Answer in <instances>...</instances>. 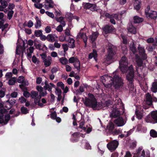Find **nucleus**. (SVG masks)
I'll return each instance as SVG.
<instances>
[{
  "instance_id": "nucleus-1",
  "label": "nucleus",
  "mask_w": 157,
  "mask_h": 157,
  "mask_svg": "<svg viewBox=\"0 0 157 157\" xmlns=\"http://www.w3.org/2000/svg\"><path fill=\"white\" fill-rule=\"evenodd\" d=\"M107 79L109 80V83L107 84L103 83L106 87H111L112 85H113L115 89H118L123 86V80L118 75H115L113 78L109 76H107L105 78V80Z\"/></svg>"
},
{
  "instance_id": "nucleus-2",
  "label": "nucleus",
  "mask_w": 157,
  "mask_h": 157,
  "mask_svg": "<svg viewBox=\"0 0 157 157\" xmlns=\"http://www.w3.org/2000/svg\"><path fill=\"white\" fill-rule=\"evenodd\" d=\"M88 98H86L84 101V103L86 106L90 107L93 109H96L98 107H100V104H98V102L94 96L92 94H88Z\"/></svg>"
},
{
  "instance_id": "nucleus-3",
  "label": "nucleus",
  "mask_w": 157,
  "mask_h": 157,
  "mask_svg": "<svg viewBox=\"0 0 157 157\" xmlns=\"http://www.w3.org/2000/svg\"><path fill=\"white\" fill-rule=\"evenodd\" d=\"M119 67L122 72L123 73H126L128 64V61L126 57L124 56L122 57L119 61Z\"/></svg>"
},
{
  "instance_id": "nucleus-4",
  "label": "nucleus",
  "mask_w": 157,
  "mask_h": 157,
  "mask_svg": "<svg viewBox=\"0 0 157 157\" xmlns=\"http://www.w3.org/2000/svg\"><path fill=\"white\" fill-rule=\"evenodd\" d=\"M118 144V142L116 140H114L109 143L107 144V147L109 151L112 152L115 150Z\"/></svg>"
},
{
  "instance_id": "nucleus-5",
  "label": "nucleus",
  "mask_w": 157,
  "mask_h": 157,
  "mask_svg": "<svg viewBox=\"0 0 157 157\" xmlns=\"http://www.w3.org/2000/svg\"><path fill=\"white\" fill-rule=\"evenodd\" d=\"M152 119L154 120L155 122L157 123V111H152L150 116H147L146 118V121L147 122H151L152 121Z\"/></svg>"
},
{
  "instance_id": "nucleus-6",
  "label": "nucleus",
  "mask_w": 157,
  "mask_h": 157,
  "mask_svg": "<svg viewBox=\"0 0 157 157\" xmlns=\"http://www.w3.org/2000/svg\"><path fill=\"white\" fill-rule=\"evenodd\" d=\"M154 101L156 102L157 101V99L155 97L152 98L151 94L149 93L146 94V101L145 103L148 106L151 105L152 104V102Z\"/></svg>"
},
{
  "instance_id": "nucleus-7",
  "label": "nucleus",
  "mask_w": 157,
  "mask_h": 157,
  "mask_svg": "<svg viewBox=\"0 0 157 157\" xmlns=\"http://www.w3.org/2000/svg\"><path fill=\"white\" fill-rule=\"evenodd\" d=\"M119 108H117L115 106H113L112 108V111L110 113V116L111 117L116 118L120 115Z\"/></svg>"
},
{
  "instance_id": "nucleus-8",
  "label": "nucleus",
  "mask_w": 157,
  "mask_h": 157,
  "mask_svg": "<svg viewBox=\"0 0 157 157\" xmlns=\"http://www.w3.org/2000/svg\"><path fill=\"white\" fill-rule=\"evenodd\" d=\"M30 97L34 99V103H38V102L40 101V97L37 91H31L30 93Z\"/></svg>"
},
{
  "instance_id": "nucleus-9",
  "label": "nucleus",
  "mask_w": 157,
  "mask_h": 157,
  "mask_svg": "<svg viewBox=\"0 0 157 157\" xmlns=\"http://www.w3.org/2000/svg\"><path fill=\"white\" fill-rule=\"evenodd\" d=\"M138 49L139 53L142 58L143 60L146 59L147 58V56L145 53V51L144 48L141 47L140 45H139L138 47Z\"/></svg>"
},
{
  "instance_id": "nucleus-10",
  "label": "nucleus",
  "mask_w": 157,
  "mask_h": 157,
  "mask_svg": "<svg viewBox=\"0 0 157 157\" xmlns=\"http://www.w3.org/2000/svg\"><path fill=\"white\" fill-rule=\"evenodd\" d=\"M18 82L19 83H21L22 84L19 85V87L22 89L24 86H28L29 84L28 81L25 80L24 77L23 76H19L17 80Z\"/></svg>"
},
{
  "instance_id": "nucleus-11",
  "label": "nucleus",
  "mask_w": 157,
  "mask_h": 157,
  "mask_svg": "<svg viewBox=\"0 0 157 157\" xmlns=\"http://www.w3.org/2000/svg\"><path fill=\"white\" fill-rule=\"evenodd\" d=\"M114 29V28L112 25H107L103 28V31L106 34L111 33L113 32Z\"/></svg>"
},
{
  "instance_id": "nucleus-12",
  "label": "nucleus",
  "mask_w": 157,
  "mask_h": 157,
  "mask_svg": "<svg viewBox=\"0 0 157 157\" xmlns=\"http://www.w3.org/2000/svg\"><path fill=\"white\" fill-rule=\"evenodd\" d=\"M36 90L39 92V96L40 98L42 97H44L46 95L47 93L46 90H44V87H42L40 86H38L36 87Z\"/></svg>"
},
{
  "instance_id": "nucleus-13",
  "label": "nucleus",
  "mask_w": 157,
  "mask_h": 157,
  "mask_svg": "<svg viewBox=\"0 0 157 157\" xmlns=\"http://www.w3.org/2000/svg\"><path fill=\"white\" fill-rule=\"evenodd\" d=\"M108 52L109 53L107 56L105 61H109L113 58V57L115 54V52L113 51L112 48H109Z\"/></svg>"
},
{
  "instance_id": "nucleus-14",
  "label": "nucleus",
  "mask_w": 157,
  "mask_h": 157,
  "mask_svg": "<svg viewBox=\"0 0 157 157\" xmlns=\"http://www.w3.org/2000/svg\"><path fill=\"white\" fill-rule=\"evenodd\" d=\"M143 111L142 109H141L140 106H138L136 109V114L137 117L138 119H141L143 116Z\"/></svg>"
},
{
  "instance_id": "nucleus-15",
  "label": "nucleus",
  "mask_w": 157,
  "mask_h": 157,
  "mask_svg": "<svg viewBox=\"0 0 157 157\" xmlns=\"http://www.w3.org/2000/svg\"><path fill=\"white\" fill-rule=\"evenodd\" d=\"M114 122L119 127L122 126L125 124L121 117H119L117 118L114 120Z\"/></svg>"
},
{
  "instance_id": "nucleus-16",
  "label": "nucleus",
  "mask_w": 157,
  "mask_h": 157,
  "mask_svg": "<svg viewBox=\"0 0 157 157\" xmlns=\"http://www.w3.org/2000/svg\"><path fill=\"white\" fill-rule=\"evenodd\" d=\"M45 86H44V88L45 90H48L50 92H52V87L55 88L56 86L55 85L52 83H50L49 84L46 82L45 81Z\"/></svg>"
},
{
  "instance_id": "nucleus-17",
  "label": "nucleus",
  "mask_w": 157,
  "mask_h": 157,
  "mask_svg": "<svg viewBox=\"0 0 157 157\" xmlns=\"http://www.w3.org/2000/svg\"><path fill=\"white\" fill-rule=\"evenodd\" d=\"M81 30H80V31L79 34H78V38H81L83 39V41L85 43V46H86V44L87 37L85 34H84L83 33H82L81 32Z\"/></svg>"
},
{
  "instance_id": "nucleus-18",
  "label": "nucleus",
  "mask_w": 157,
  "mask_h": 157,
  "mask_svg": "<svg viewBox=\"0 0 157 157\" xmlns=\"http://www.w3.org/2000/svg\"><path fill=\"white\" fill-rule=\"evenodd\" d=\"M129 48L130 50L133 54H135L137 52L136 45L135 44V42L133 41L131 42L129 45Z\"/></svg>"
},
{
  "instance_id": "nucleus-19",
  "label": "nucleus",
  "mask_w": 157,
  "mask_h": 157,
  "mask_svg": "<svg viewBox=\"0 0 157 157\" xmlns=\"http://www.w3.org/2000/svg\"><path fill=\"white\" fill-rule=\"evenodd\" d=\"M134 73H128L126 78L127 79L129 82H133L134 81Z\"/></svg>"
},
{
  "instance_id": "nucleus-20",
  "label": "nucleus",
  "mask_w": 157,
  "mask_h": 157,
  "mask_svg": "<svg viewBox=\"0 0 157 157\" xmlns=\"http://www.w3.org/2000/svg\"><path fill=\"white\" fill-rule=\"evenodd\" d=\"M127 29L128 32L131 33L135 34L136 33V28L134 27L131 24H128Z\"/></svg>"
},
{
  "instance_id": "nucleus-21",
  "label": "nucleus",
  "mask_w": 157,
  "mask_h": 157,
  "mask_svg": "<svg viewBox=\"0 0 157 157\" xmlns=\"http://www.w3.org/2000/svg\"><path fill=\"white\" fill-rule=\"evenodd\" d=\"M55 19L56 21L59 22L63 26H65L66 25V22L64 20V17H55Z\"/></svg>"
},
{
  "instance_id": "nucleus-22",
  "label": "nucleus",
  "mask_w": 157,
  "mask_h": 157,
  "mask_svg": "<svg viewBox=\"0 0 157 157\" xmlns=\"http://www.w3.org/2000/svg\"><path fill=\"white\" fill-rule=\"evenodd\" d=\"M34 48L33 47H30L27 50V56L28 58H31L32 56V54L34 51Z\"/></svg>"
},
{
  "instance_id": "nucleus-23",
  "label": "nucleus",
  "mask_w": 157,
  "mask_h": 157,
  "mask_svg": "<svg viewBox=\"0 0 157 157\" xmlns=\"http://www.w3.org/2000/svg\"><path fill=\"white\" fill-rule=\"evenodd\" d=\"M69 39L70 40L68 43V47L71 48H74L75 47V40L73 38H71L70 37H68L67 41H68Z\"/></svg>"
},
{
  "instance_id": "nucleus-24",
  "label": "nucleus",
  "mask_w": 157,
  "mask_h": 157,
  "mask_svg": "<svg viewBox=\"0 0 157 157\" xmlns=\"http://www.w3.org/2000/svg\"><path fill=\"white\" fill-rule=\"evenodd\" d=\"M147 17H149L153 19H155L157 17V13L156 12L151 11L146 16Z\"/></svg>"
},
{
  "instance_id": "nucleus-25",
  "label": "nucleus",
  "mask_w": 157,
  "mask_h": 157,
  "mask_svg": "<svg viewBox=\"0 0 157 157\" xmlns=\"http://www.w3.org/2000/svg\"><path fill=\"white\" fill-rule=\"evenodd\" d=\"M99 35L98 32H94L92 33L91 35H90V38L92 43L96 40Z\"/></svg>"
},
{
  "instance_id": "nucleus-26",
  "label": "nucleus",
  "mask_w": 157,
  "mask_h": 157,
  "mask_svg": "<svg viewBox=\"0 0 157 157\" xmlns=\"http://www.w3.org/2000/svg\"><path fill=\"white\" fill-rule=\"evenodd\" d=\"M52 58L51 57L48 56L47 59H44L43 62L46 67L49 66L51 63Z\"/></svg>"
},
{
  "instance_id": "nucleus-27",
  "label": "nucleus",
  "mask_w": 157,
  "mask_h": 157,
  "mask_svg": "<svg viewBox=\"0 0 157 157\" xmlns=\"http://www.w3.org/2000/svg\"><path fill=\"white\" fill-rule=\"evenodd\" d=\"M135 61L136 62L137 65L139 67H141L143 64V61L139 56L137 55L135 56Z\"/></svg>"
},
{
  "instance_id": "nucleus-28",
  "label": "nucleus",
  "mask_w": 157,
  "mask_h": 157,
  "mask_svg": "<svg viewBox=\"0 0 157 157\" xmlns=\"http://www.w3.org/2000/svg\"><path fill=\"white\" fill-rule=\"evenodd\" d=\"M36 22L34 24V26L36 28L39 29L41 26V21L39 18L37 17H36Z\"/></svg>"
},
{
  "instance_id": "nucleus-29",
  "label": "nucleus",
  "mask_w": 157,
  "mask_h": 157,
  "mask_svg": "<svg viewBox=\"0 0 157 157\" xmlns=\"http://www.w3.org/2000/svg\"><path fill=\"white\" fill-rule=\"evenodd\" d=\"M47 40L50 42H53L55 40V36L52 34L48 35Z\"/></svg>"
},
{
  "instance_id": "nucleus-30",
  "label": "nucleus",
  "mask_w": 157,
  "mask_h": 157,
  "mask_svg": "<svg viewBox=\"0 0 157 157\" xmlns=\"http://www.w3.org/2000/svg\"><path fill=\"white\" fill-rule=\"evenodd\" d=\"M21 52L22 55L23 53V48L21 46H17L16 50V55H20Z\"/></svg>"
},
{
  "instance_id": "nucleus-31",
  "label": "nucleus",
  "mask_w": 157,
  "mask_h": 157,
  "mask_svg": "<svg viewBox=\"0 0 157 157\" xmlns=\"http://www.w3.org/2000/svg\"><path fill=\"white\" fill-rule=\"evenodd\" d=\"M122 105L121 100L117 98V99L115 100V103L113 106L115 105L117 108H119Z\"/></svg>"
},
{
  "instance_id": "nucleus-32",
  "label": "nucleus",
  "mask_w": 157,
  "mask_h": 157,
  "mask_svg": "<svg viewBox=\"0 0 157 157\" xmlns=\"http://www.w3.org/2000/svg\"><path fill=\"white\" fill-rule=\"evenodd\" d=\"M151 90L155 93L157 92V82H153L151 88Z\"/></svg>"
},
{
  "instance_id": "nucleus-33",
  "label": "nucleus",
  "mask_w": 157,
  "mask_h": 157,
  "mask_svg": "<svg viewBox=\"0 0 157 157\" xmlns=\"http://www.w3.org/2000/svg\"><path fill=\"white\" fill-rule=\"evenodd\" d=\"M59 61L63 65H66L68 63V59L64 57L60 58L59 59Z\"/></svg>"
},
{
  "instance_id": "nucleus-34",
  "label": "nucleus",
  "mask_w": 157,
  "mask_h": 157,
  "mask_svg": "<svg viewBox=\"0 0 157 157\" xmlns=\"http://www.w3.org/2000/svg\"><path fill=\"white\" fill-rule=\"evenodd\" d=\"M143 19L138 16H135L134 17V22L135 23H138L142 22Z\"/></svg>"
},
{
  "instance_id": "nucleus-35",
  "label": "nucleus",
  "mask_w": 157,
  "mask_h": 157,
  "mask_svg": "<svg viewBox=\"0 0 157 157\" xmlns=\"http://www.w3.org/2000/svg\"><path fill=\"white\" fill-rule=\"evenodd\" d=\"M74 67L77 69V70L79 71L80 70V62L78 59L77 60L74 64Z\"/></svg>"
},
{
  "instance_id": "nucleus-36",
  "label": "nucleus",
  "mask_w": 157,
  "mask_h": 157,
  "mask_svg": "<svg viewBox=\"0 0 157 157\" xmlns=\"http://www.w3.org/2000/svg\"><path fill=\"white\" fill-rule=\"evenodd\" d=\"M114 125L112 122H109L107 127V129L109 131H112L114 128Z\"/></svg>"
},
{
  "instance_id": "nucleus-37",
  "label": "nucleus",
  "mask_w": 157,
  "mask_h": 157,
  "mask_svg": "<svg viewBox=\"0 0 157 157\" xmlns=\"http://www.w3.org/2000/svg\"><path fill=\"white\" fill-rule=\"evenodd\" d=\"M141 1H138L136 2H135L134 8L137 10H139L141 7Z\"/></svg>"
},
{
  "instance_id": "nucleus-38",
  "label": "nucleus",
  "mask_w": 157,
  "mask_h": 157,
  "mask_svg": "<svg viewBox=\"0 0 157 157\" xmlns=\"http://www.w3.org/2000/svg\"><path fill=\"white\" fill-rule=\"evenodd\" d=\"M12 107L11 104H10V100H7L6 102L4 103V107L7 109H10Z\"/></svg>"
},
{
  "instance_id": "nucleus-39",
  "label": "nucleus",
  "mask_w": 157,
  "mask_h": 157,
  "mask_svg": "<svg viewBox=\"0 0 157 157\" xmlns=\"http://www.w3.org/2000/svg\"><path fill=\"white\" fill-rule=\"evenodd\" d=\"M150 133L151 136L153 138L157 137V132L154 130H151L150 131Z\"/></svg>"
},
{
  "instance_id": "nucleus-40",
  "label": "nucleus",
  "mask_w": 157,
  "mask_h": 157,
  "mask_svg": "<svg viewBox=\"0 0 157 157\" xmlns=\"http://www.w3.org/2000/svg\"><path fill=\"white\" fill-rule=\"evenodd\" d=\"M97 56L96 51L93 50L92 53H90L89 55V58L90 59H92L93 57L95 58Z\"/></svg>"
},
{
  "instance_id": "nucleus-41",
  "label": "nucleus",
  "mask_w": 157,
  "mask_h": 157,
  "mask_svg": "<svg viewBox=\"0 0 157 157\" xmlns=\"http://www.w3.org/2000/svg\"><path fill=\"white\" fill-rule=\"evenodd\" d=\"M16 80V78L13 77L10 78L8 81V83L10 85H14Z\"/></svg>"
},
{
  "instance_id": "nucleus-42",
  "label": "nucleus",
  "mask_w": 157,
  "mask_h": 157,
  "mask_svg": "<svg viewBox=\"0 0 157 157\" xmlns=\"http://www.w3.org/2000/svg\"><path fill=\"white\" fill-rule=\"evenodd\" d=\"M53 6L51 3H49L47 1L45 2V4L44 5V7L46 9H48L50 8H52Z\"/></svg>"
},
{
  "instance_id": "nucleus-43",
  "label": "nucleus",
  "mask_w": 157,
  "mask_h": 157,
  "mask_svg": "<svg viewBox=\"0 0 157 157\" xmlns=\"http://www.w3.org/2000/svg\"><path fill=\"white\" fill-rule=\"evenodd\" d=\"M68 38L66 36H61L59 38V40L61 42H63L64 41H66L67 42L68 41Z\"/></svg>"
},
{
  "instance_id": "nucleus-44",
  "label": "nucleus",
  "mask_w": 157,
  "mask_h": 157,
  "mask_svg": "<svg viewBox=\"0 0 157 157\" xmlns=\"http://www.w3.org/2000/svg\"><path fill=\"white\" fill-rule=\"evenodd\" d=\"M56 90L55 91V93L56 95L57 96H59V95H61L62 94V92L61 90L58 87H56L55 88Z\"/></svg>"
},
{
  "instance_id": "nucleus-45",
  "label": "nucleus",
  "mask_w": 157,
  "mask_h": 157,
  "mask_svg": "<svg viewBox=\"0 0 157 157\" xmlns=\"http://www.w3.org/2000/svg\"><path fill=\"white\" fill-rule=\"evenodd\" d=\"M21 110L22 113L23 114H26L28 113V110L27 108L25 107H22Z\"/></svg>"
},
{
  "instance_id": "nucleus-46",
  "label": "nucleus",
  "mask_w": 157,
  "mask_h": 157,
  "mask_svg": "<svg viewBox=\"0 0 157 157\" xmlns=\"http://www.w3.org/2000/svg\"><path fill=\"white\" fill-rule=\"evenodd\" d=\"M78 59L76 57H72L70 58L68 60L70 63H74Z\"/></svg>"
},
{
  "instance_id": "nucleus-47",
  "label": "nucleus",
  "mask_w": 157,
  "mask_h": 157,
  "mask_svg": "<svg viewBox=\"0 0 157 157\" xmlns=\"http://www.w3.org/2000/svg\"><path fill=\"white\" fill-rule=\"evenodd\" d=\"M42 34V31L41 30H36L35 31V35L36 36H40Z\"/></svg>"
},
{
  "instance_id": "nucleus-48",
  "label": "nucleus",
  "mask_w": 157,
  "mask_h": 157,
  "mask_svg": "<svg viewBox=\"0 0 157 157\" xmlns=\"http://www.w3.org/2000/svg\"><path fill=\"white\" fill-rule=\"evenodd\" d=\"M32 61L33 63L36 64H39V61L36 57L34 56L32 57Z\"/></svg>"
},
{
  "instance_id": "nucleus-49",
  "label": "nucleus",
  "mask_w": 157,
  "mask_h": 157,
  "mask_svg": "<svg viewBox=\"0 0 157 157\" xmlns=\"http://www.w3.org/2000/svg\"><path fill=\"white\" fill-rule=\"evenodd\" d=\"M10 118V115L9 114H7L4 117V121L6 124L8 121H9Z\"/></svg>"
},
{
  "instance_id": "nucleus-50",
  "label": "nucleus",
  "mask_w": 157,
  "mask_h": 157,
  "mask_svg": "<svg viewBox=\"0 0 157 157\" xmlns=\"http://www.w3.org/2000/svg\"><path fill=\"white\" fill-rule=\"evenodd\" d=\"M13 13L14 12L13 10H11L9 11L7 15L9 20H10L11 18L13 16Z\"/></svg>"
},
{
  "instance_id": "nucleus-51",
  "label": "nucleus",
  "mask_w": 157,
  "mask_h": 157,
  "mask_svg": "<svg viewBox=\"0 0 157 157\" xmlns=\"http://www.w3.org/2000/svg\"><path fill=\"white\" fill-rule=\"evenodd\" d=\"M65 26H63L62 25H59L57 27L56 30L59 32H61L63 30V27Z\"/></svg>"
},
{
  "instance_id": "nucleus-52",
  "label": "nucleus",
  "mask_w": 157,
  "mask_h": 157,
  "mask_svg": "<svg viewBox=\"0 0 157 157\" xmlns=\"http://www.w3.org/2000/svg\"><path fill=\"white\" fill-rule=\"evenodd\" d=\"M65 36H66L68 38L69 37H70L69 36L71 35L70 30L68 29H67L65 30Z\"/></svg>"
},
{
  "instance_id": "nucleus-53",
  "label": "nucleus",
  "mask_w": 157,
  "mask_h": 157,
  "mask_svg": "<svg viewBox=\"0 0 157 157\" xmlns=\"http://www.w3.org/2000/svg\"><path fill=\"white\" fill-rule=\"evenodd\" d=\"M62 47L63 49L64 52H65L67 51L68 50V47H69L67 44H63L62 45Z\"/></svg>"
},
{
  "instance_id": "nucleus-54",
  "label": "nucleus",
  "mask_w": 157,
  "mask_h": 157,
  "mask_svg": "<svg viewBox=\"0 0 157 157\" xmlns=\"http://www.w3.org/2000/svg\"><path fill=\"white\" fill-rule=\"evenodd\" d=\"M97 9V7L96 5L94 4H92V6H91L90 9V10L93 11L96 10Z\"/></svg>"
},
{
  "instance_id": "nucleus-55",
  "label": "nucleus",
  "mask_w": 157,
  "mask_h": 157,
  "mask_svg": "<svg viewBox=\"0 0 157 157\" xmlns=\"http://www.w3.org/2000/svg\"><path fill=\"white\" fill-rule=\"evenodd\" d=\"M34 6L35 7L39 9H41L43 6L42 4L38 3L35 4Z\"/></svg>"
},
{
  "instance_id": "nucleus-56",
  "label": "nucleus",
  "mask_w": 157,
  "mask_h": 157,
  "mask_svg": "<svg viewBox=\"0 0 157 157\" xmlns=\"http://www.w3.org/2000/svg\"><path fill=\"white\" fill-rule=\"evenodd\" d=\"M12 73L11 72L7 73L5 77L7 80L10 78L12 77Z\"/></svg>"
},
{
  "instance_id": "nucleus-57",
  "label": "nucleus",
  "mask_w": 157,
  "mask_h": 157,
  "mask_svg": "<svg viewBox=\"0 0 157 157\" xmlns=\"http://www.w3.org/2000/svg\"><path fill=\"white\" fill-rule=\"evenodd\" d=\"M128 70L129 71L128 73H134L133 66L131 65L128 68Z\"/></svg>"
},
{
  "instance_id": "nucleus-58",
  "label": "nucleus",
  "mask_w": 157,
  "mask_h": 157,
  "mask_svg": "<svg viewBox=\"0 0 157 157\" xmlns=\"http://www.w3.org/2000/svg\"><path fill=\"white\" fill-rule=\"evenodd\" d=\"M92 4L89 3H86L84 5V8L86 9H90Z\"/></svg>"
},
{
  "instance_id": "nucleus-59",
  "label": "nucleus",
  "mask_w": 157,
  "mask_h": 157,
  "mask_svg": "<svg viewBox=\"0 0 157 157\" xmlns=\"http://www.w3.org/2000/svg\"><path fill=\"white\" fill-rule=\"evenodd\" d=\"M121 36L123 40L122 42L124 44H127V41L125 36L122 35H121Z\"/></svg>"
},
{
  "instance_id": "nucleus-60",
  "label": "nucleus",
  "mask_w": 157,
  "mask_h": 157,
  "mask_svg": "<svg viewBox=\"0 0 157 157\" xmlns=\"http://www.w3.org/2000/svg\"><path fill=\"white\" fill-rule=\"evenodd\" d=\"M18 93L16 92H13L12 93L10 94V96L12 98H16L17 97Z\"/></svg>"
},
{
  "instance_id": "nucleus-61",
  "label": "nucleus",
  "mask_w": 157,
  "mask_h": 157,
  "mask_svg": "<svg viewBox=\"0 0 157 157\" xmlns=\"http://www.w3.org/2000/svg\"><path fill=\"white\" fill-rule=\"evenodd\" d=\"M1 4L2 6H4V7L5 8L8 5L7 2L5 0L3 1L1 3Z\"/></svg>"
},
{
  "instance_id": "nucleus-62",
  "label": "nucleus",
  "mask_w": 157,
  "mask_h": 157,
  "mask_svg": "<svg viewBox=\"0 0 157 157\" xmlns=\"http://www.w3.org/2000/svg\"><path fill=\"white\" fill-rule=\"evenodd\" d=\"M42 79L41 77H39L36 78V83L37 84H40L42 82Z\"/></svg>"
},
{
  "instance_id": "nucleus-63",
  "label": "nucleus",
  "mask_w": 157,
  "mask_h": 157,
  "mask_svg": "<svg viewBox=\"0 0 157 157\" xmlns=\"http://www.w3.org/2000/svg\"><path fill=\"white\" fill-rule=\"evenodd\" d=\"M143 149V147H139L136 152L137 154L139 156L140 155V153H141V152L142 151Z\"/></svg>"
},
{
  "instance_id": "nucleus-64",
  "label": "nucleus",
  "mask_w": 157,
  "mask_h": 157,
  "mask_svg": "<svg viewBox=\"0 0 157 157\" xmlns=\"http://www.w3.org/2000/svg\"><path fill=\"white\" fill-rule=\"evenodd\" d=\"M57 85L58 86L60 87L62 89H64V84L62 82H58Z\"/></svg>"
}]
</instances>
